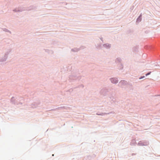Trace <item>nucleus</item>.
Here are the masks:
<instances>
[{"mask_svg":"<svg viewBox=\"0 0 160 160\" xmlns=\"http://www.w3.org/2000/svg\"><path fill=\"white\" fill-rule=\"evenodd\" d=\"M151 73V72H149L148 73H147V74H146V76H147V75H149L150 74V73Z\"/></svg>","mask_w":160,"mask_h":160,"instance_id":"2","label":"nucleus"},{"mask_svg":"<svg viewBox=\"0 0 160 160\" xmlns=\"http://www.w3.org/2000/svg\"><path fill=\"white\" fill-rule=\"evenodd\" d=\"M111 80V82L113 83H116L118 82V80L117 79L115 78H112Z\"/></svg>","mask_w":160,"mask_h":160,"instance_id":"1","label":"nucleus"},{"mask_svg":"<svg viewBox=\"0 0 160 160\" xmlns=\"http://www.w3.org/2000/svg\"><path fill=\"white\" fill-rule=\"evenodd\" d=\"M144 76H143V77H141L140 78V79H141L142 78H144Z\"/></svg>","mask_w":160,"mask_h":160,"instance_id":"3","label":"nucleus"}]
</instances>
